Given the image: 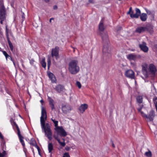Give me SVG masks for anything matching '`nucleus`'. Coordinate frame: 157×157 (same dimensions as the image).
<instances>
[{
	"label": "nucleus",
	"mask_w": 157,
	"mask_h": 157,
	"mask_svg": "<svg viewBox=\"0 0 157 157\" xmlns=\"http://www.w3.org/2000/svg\"><path fill=\"white\" fill-rule=\"evenodd\" d=\"M100 34L102 39V42L105 43L103 45L102 52L104 59L106 61H108L111 57L110 50L109 49V42L108 36L107 32H104L105 29L103 21L101 20L100 22L98 27Z\"/></svg>",
	"instance_id": "obj_1"
},
{
	"label": "nucleus",
	"mask_w": 157,
	"mask_h": 157,
	"mask_svg": "<svg viewBox=\"0 0 157 157\" xmlns=\"http://www.w3.org/2000/svg\"><path fill=\"white\" fill-rule=\"evenodd\" d=\"M77 60H71L68 64V70L72 74H75L79 71V67Z\"/></svg>",
	"instance_id": "obj_2"
},
{
	"label": "nucleus",
	"mask_w": 157,
	"mask_h": 157,
	"mask_svg": "<svg viewBox=\"0 0 157 157\" xmlns=\"http://www.w3.org/2000/svg\"><path fill=\"white\" fill-rule=\"evenodd\" d=\"M54 130L55 131L53 136L55 139L56 137L59 138V136L60 137H64L67 135L66 132L62 126L55 128Z\"/></svg>",
	"instance_id": "obj_3"
},
{
	"label": "nucleus",
	"mask_w": 157,
	"mask_h": 157,
	"mask_svg": "<svg viewBox=\"0 0 157 157\" xmlns=\"http://www.w3.org/2000/svg\"><path fill=\"white\" fill-rule=\"evenodd\" d=\"M6 12L5 7L4 5L3 2L0 0V23L3 24V21L6 18Z\"/></svg>",
	"instance_id": "obj_4"
},
{
	"label": "nucleus",
	"mask_w": 157,
	"mask_h": 157,
	"mask_svg": "<svg viewBox=\"0 0 157 157\" xmlns=\"http://www.w3.org/2000/svg\"><path fill=\"white\" fill-rule=\"evenodd\" d=\"M41 128L42 130H43L44 132L45 136L48 138L50 140H51L52 139V132L51 128L47 127L46 128L44 127V124H41Z\"/></svg>",
	"instance_id": "obj_5"
},
{
	"label": "nucleus",
	"mask_w": 157,
	"mask_h": 157,
	"mask_svg": "<svg viewBox=\"0 0 157 157\" xmlns=\"http://www.w3.org/2000/svg\"><path fill=\"white\" fill-rule=\"evenodd\" d=\"M152 28H151L148 26H146L145 27H138L136 29L135 32L139 33H143L146 31L150 33L151 31H152Z\"/></svg>",
	"instance_id": "obj_6"
},
{
	"label": "nucleus",
	"mask_w": 157,
	"mask_h": 157,
	"mask_svg": "<svg viewBox=\"0 0 157 157\" xmlns=\"http://www.w3.org/2000/svg\"><path fill=\"white\" fill-rule=\"evenodd\" d=\"M59 47L56 46L54 48L52 49L51 51V55L52 57H55L56 59L59 58Z\"/></svg>",
	"instance_id": "obj_7"
},
{
	"label": "nucleus",
	"mask_w": 157,
	"mask_h": 157,
	"mask_svg": "<svg viewBox=\"0 0 157 157\" xmlns=\"http://www.w3.org/2000/svg\"><path fill=\"white\" fill-rule=\"evenodd\" d=\"M41 115L40 118V124H42L44 122V120L47 119V112L45 109L42 107L41 109Z\"/></svg>",
	"instance_id": "obj_8"
},
{
	"label": "nucleus",
	"mask_w": 157,
	"mask_h": 157,
	"mask_svg": "<svg viewBox=\"0 0 157 157\" xmlns=\"http://www.w3.org/2000/svg\"><path fill=\"white\" fill-rule=\"evenodd\" d=\"M6 35L9 47L11 51H13V47L12 43L10 40L9 36V29L7 28V26H6Z\"/></svg>",
	"instance_id": "obj_9"
},
{
	"label": "nucleus",
	"mask_w": 157,
	"mask_h": 157,
	"mask_svg": "<svg viewBox=\"0 0 157 157\" xmlns=\"http://www.w3.org/2000/svg\"><path fill=\"white\" fill-rule=\"evenodd\" d=\"M53 88L57 93H60L63 92L65 89L64 86L61 84H58L53 86Z\"/></svg>",
	"instance_id": "obj_10"
},
{
	"label": "nucleus",
	"mask_w": 157,
	"mask_h": 157,
	"mask_svg": "<svg viewBox=\"0 0 157 157\" xmlns=\"http://www.w3.org/2000/svg\"><path fill=\"white\" fill-rule=\"evenodd\" d=\"M146 45L147 44L145 42H143L142 43L139 44V46L141 50L144 52H147L148 51V48Z\"/></svg>",
	"instance_id": "obj_11"
},
{
	"label": "nucleus",
	"mask_w": 157,
	"mask_h": 157,
	"mask_svg": "<svg viewBox=\"0 0 157 157\" xmlns=\"http://www.w3.org/2000/svg\"><path fill=\"white\" fill-rule=\"evenodd\" d=\"M125 75L126 77L131 79H133L135 77L134 73L131 70L127 71L125 73Z\"/></svg>",
	"instance_id": "obj_12"
},
{
	"label": "nucleus",
	"mask_w": 157,
	"mask_h": 157,
	"mask_svg": "<svg viewBox=\"0 0 157 157\" xmlns=\"http://www.w3.org/2000/svg\"><path fill=\"white\" fill-rule=\"evenodd\" d=\"M18 135L20 142L21 143L24 149H25V144L23 140L24 137L21 135L20 130L17 131Z\"/></svg>",
	"instance_id": "obj_13"
},
{
	"label": "nucleus",
	"mask_w": 157,
	"mask_h": 157,
	"mask_svg": "<svg viewBox=\"0 0 157 157\" xmlns=\"http://www.w3.org/2000/svg\"><path fill=\"white\" fill-rule=\"evenodd\" d=\"M48 100L49 102V104L51 108V110L53 111L55 109V101L54 100L50 97L48 96Z\"/></svg>",
	"instance_id": "obj_14"
},
{
	"label": "nucleus",
	"mask_w": 157,
	"mask_h": 157,
	"mask_svg": "<svg viewBox=\"0 0 157 157\" xmlns=\"http://www.w3.org/2000/svg\"><path fill=\"white\" fill-rule=\"evenodd\" d=\"M14 119L13 117H11L10 118V122L13 128V129L15 131L16 129L17 130V131L20 130V129L16 124V122L14 121Z\"/></svg>",
	"instance_id": "obj_15"
},
{
	"label": "nucleus",
	"mask_w": 157,
	"mask_h": 157,
	"mask_svg": "<svg viewBox=\"0 0 157 157\" xmlns=\"http://www.w3.org/2000/svg\"><path fill=\"white\" fill-rule=\"evenodd\" d=\"M155 116V112L153 110H151L149 112V113L147 116V115H145V117L148 119L150 121H152L153 120V118Z\"/></svg>",
	"instance_id": "obj_16"
},
{
	"label": "nucleus",
	"mask_w": 157,
	"mask_h": 157,
	"mask_svg": "<svg viewBox=\"0 0 157 157\" xmlns=\"http://www.w3.org/2000/svg\"><path fill=\"white\" fill-rule=\"evenodd\" d=\"M88 108V105L86 104H81L79 106L78 109L80 113H83Z\"/></svg>",
	"instance_id": "obj_17"
},
{
	"label": "nucleus",
	"mask_w": 157,
	"mask_h": 157,
	"mask_svg": "<svg viewBox=\"0 0 157 157\" xmlns=\"http://www.w3.org/2000/svg\"><path fill=\"white\" fill-rule=\"evenodd\" d=\"M62 110L63 113L66 114L71 110L70 106L69 105H64L62 106Z\"/></svg>",
	"instance_id": "obj_18"
},
{
	"label": "nucleus",
	"mask_w": 157,
	"mask_h": 157,
	"mask_svg": "<svg viewBox=\"0 0 157 157\" xmlns=\"http://www.w3.org/2000/svg\"><path fill=\"white\" fill-rule=\"evenodd\" d=\"M137 56L133 54H130L127 56V58L129 60L135 61L137 58Z\"/></svg>",
	"instance_id": "obj_19"
},
{
	"label": "nucleus",
	"mask_w": 157,
	"mask_h": 157,
	"mask_svg": "<svg viewBox=\"0 0 157 157\" xmlns=\"http://www.w3.org/2000/svg\"><path fill=\"white\" fill-rule=\"evenodd\" d=\"M48 75L52 83L56 82V77L52 73H49L48 74Z\"/></svg>",
	"instance_id": "obj_20"
},
{
	"label": "nucleus",
	"mask_w": 157,
	"mask_h": 157,
	"mask_svg": "<svg viewBox=\"0 0 157 157\" xmlns=\"http://www.w3.org/2000/svg\"><path fill=\"white\" fill-rule=\"evenodd\" d=\"M149 71L152 74H155L156 72V67L153 64H150L149 65Z\"/></svg>",
	"instance_id": "obj_21"
},
{
	"label": "nucleus",
	"mask_w": 157,
	"mask_h": 157,
	"mask_svg": "<svg viewBox=\"0 0 157 157\" xmlns=\"http://www.w3.org/2000/svg\"><path fill=\"white\" fill-rule=\"evenodd\" d=\"M140 16L141 20L143 21H145L147 20V14L144 13L141 14L140 15Z\"/></svg>",
	"instance_id": "obj_22"
},
{
	"label": "nucleus",
	"mask_w": 157,
	"mask_h": 157,
	"mask_svg": "<svg viewBox=\"0 0 157 157\" xmlns=\"http://www.w3.org/2000/svg\"><path fill=\"white\" fill-rule=\"evenodd\" d=\"M48 150L49 153H51L52 151L53 150L52 144L51 143H49L48 145Z\"/></svg>",
	"instance_id": "obj_23"
},
{
	"label": "nucleus",
	"mask_w": 157,
	"mask_h": 157,
	"mask_svg": "<svg viewBox=\"0 0 157 157\" xmlns=\"http://www.w3.org/2000/svg\"><path fill=\"white\" fill-rule=\"evenodd\" d=\"M1 51H2V52L3 54L5 56L6 60H8V59H10V57H12L10 56L7 53L6 51L3 50H1Z\"/></svg>",
	"instance_id": "obj_24"
},
{
	"label": "nucleus",
	"mask_w": 157,
	"mask_h": 157,
	"mask_svg": "<svg viewBox=\"0 0 157 157\" xmlns=\"http://www.w3.org/2000/svg\"><path fill=\"white\" fill-rule=\"evenodd\" d=\"M29 143L31 145L33 146L37 144L36 141L35 139L33 138L31 139Z\"/></svg>",
	"instance_id": "obj_25"
},
{
	"label": "nucleus",
	"mask_w": 157,
	"mask_h": 157,
	"mask_svg": "<svg viewBox=\"0 0 157 157\" xmlns=\"http://www.w3.org/2000/svg\"><path fill=\"white\" fill-rule=\"evenodd\" d=\"M136 101L138 103L141 104L143 102V98L141 96H138L136 98Z\"/></svg>",
	"instance_id": "obj_26"
},
{
	"label": "nucleus",
	"mask_w": 157,
	"mask_h": 157,
	"mask_svg": "<svg viewBox=\"0 0 157 157\" xmlns=\"http://www.w3.org/2000/svg\"><path fill=\"white\" fill-rule=\"evenodd\" d=\"M55 139L60 144V145L62 147H64L65 145V143L64 142H61L60 139L59 138H57V137Z\"/></svg>",
	"instance_id": "obj_27"
},
{
	"label": "nucleus",
	"mask_w": 157,
	"mask_h": 157,
	"mask_svg": "<svg viewBox=\"0 0 157 157\" xmlns=\"http://www.w3.org/2000/svg\"><path fill=\"white\" fill-rule=\"evenodd\" d=\"M41 63L42 67L44 68L46 67V63L45 61V59L44 58L42 59Z\"/></svg>",
	"instance_id": "obj_28"
},
{
	"label": "nucleus",
	"mask_w": 157,
	"mask_h": 157,
	"mask_svg": "<svg viewBox=\"0 0 157 157\" xmlns=\"http://www.w3.org/2000/svg\"><path fill=\"white\" fill-rule=\"evenodd\" d=\"M152 48L153 51L155 52L156 54H157V44H154Z\"/></svg>",
	"instance_id": "obj_29"
},
{
	"label": "nucleus",
	"mask_w": 157,
	"mask_h": 157,
	"mask_svg": "<svg viewBox=\"0 0 157 157\" xmlns=\"http://www.w3.org/2000/svg\"><path fill=\"white\" fill-rule=\"evenodd\" d=\"M140 16V15L136 13L134 14H133V13L130 14V17L131 18H138Z\"/></svg>",
	"instance_id": "obj_30"
},
{
	"label": "nucleus",
	"mask_w": 157,
	"mask_h": 157,
	"mask_svg": "<svg viewBox=\"0 0 157 157\" xmlns=\"http://www.w3.org/2000/svg\"><path fill=\"white\" fill-rule=\"evenodd\" d=\"M52 121L53 122L55 128H57V127H59L58 126V121H55L54 119L51 118Z\"/></svg>",
	"instance_id": "obj_31"
},
{
	"label": "nucleus",
	"mask_w": 157,
	"mask_h": 157,
	"mask_svg": "<svg viewBox=\"0 0 157 157\" xmlns=\"http://www.w3.org/2000/svg\"><path fill=\"white\" fill-rule=\"evenodd\" d=\"M145 155L147 157H151L152 154L150 151H149L148 152H146L145 153Z\"/></svg>",
	"instance_id": "obj_32"
},
{
	"label": "nucleus",
	"mask_w": 157,
	"mask_h": 157,
	"mask_svg": "<svg viewBox=\"0 0 157 157\" xmlns=\"http://www.w3.org/2000/svg\"><path fill=\"white\" fill-rule=\"evenodd\" d=\"M46 120H44V122L43 123L44 124V127L45 128H47V127L49 128H51V127L48 123H45V121Z\"/></svg>",
	"instance_id": "obj_33"
},
{
	"label": "nucleus",
	"mask_w": 157,
	"mask_h": 157,
	"mask_svg": "<svg viewBox=\"0 0 157 157\" xmlns=\"http://www.w3.org/2000/svg\"><path fill=\"white\" fill-rule=\"evenodd\" d=\"M6 154V152L5 151H3L2 153L0 152V157H5Z\"/></svg>",
	"instance_id": "obj_34"
},
{
	"label": "nucleus",
	"mask_w": 157,
	"mask_h": 157,
	"mask_svg": "<svg viewBox=\"0 0 157 157\" xmlns=\"http://www.w3.org/2000/svg\"><path fill=\"white\" fill-rule=\"evenodd\" d=\"M47 64H48V69L49 70L50 68V66L51 64V61L50 59H48L47 61Z\"/></svg>",
	"instance_id": "obj_35"
},
{
	"label": "nucleus",
	"mask_w": 157,
	"mask_h": 157,
	"mask_svg": "<svg viewBox=\"0 0 157 157\" xmlns=\"http://www.w3.org/2000/svg\"><path fill=\"white\" fill-rule=\"evenodd\" d=\"M34 147L37 149L39 155H40V150L39 147L37 145V144L35 146H34Z\"/></svg>",
	"instance_id": "obj_36"
},
{
	"label": "nucleus",
	"mask_w": 157,
	"mask_h": 157,
	"mask_svg": "<svg viewBox=\"0 0 157 157\" xmlns=\"http://www.w3.org/2000/svg\"><path fill=\"white\" fill-rule=\"evenodd\" d=\"M76 85L78 87V88L80 89L81 87V85L80 82L78 81H77L76 82Z\"/></svg>",
	"instance_id": "obj_37"
},
{
	"label": "nucleus",
	"mask_w": 157,
	"mask_h": 157,
	"mask_svg": "<svg viewBox=\"0 0 157 157\" xmlns=\"http://www.w3.org/2000/svg\"><path fill=\"white\" fill-rule=\"evenodd\" d=\"M135 11H136V13H138V14L140 15L141 14V11L140 10L137 8H136Z\"/></svg>",
	"instance_id": "obj_38"
},
{
	"label": "nucleus",
	"mask_w": 157,
	"mask_h": 157,
	"mask_svg": "<svg viewBox=\"0 0 157 157\" xmlns=\"http://www.w3.org/2000/svg\"><path fill=\"white\" fill-rule=\"evenodd\" d=\"M133 13V11H132V8L130 7L129 8L128 11L127 13V14H130Z\"/></svg>",
	"instance_id": "obj_39"
},
{
	"label": "nucleus",
	"mask_w": 157,
	"mask_h": 157,
	"mask_svg": "<svg viewBox=\"0 0 157 157\" xmlns=\"http://www.w3.org/2000/svg\"><path fill=\"white\" fill-rule=\"evenodd\" d=\"M63 157H70L68 152H65L63 154Z\"/></svg>",
	"instance_id": "obj_40"
},
{
	"label": "nucleus",
	"mask_w": 157,
	"mask_h": 157,
	"mask_svg": "<svg viewBox=\"0 0 157 157\" xmlns=\"http://www.w3.org/2000/svg\"><path fill=\"white\" fill-rule=\"evenodd\" d=\"M145 11H146V12H147V13L148 15H150L151 14V11L148 10L146 8H145Z\"/></svg>",
	"instance_id": "obj_41"
},
{
	"label": "nucleus",
	"mask_w": 157,
	"mask_h": 157,
	"mask_svg": "<svg viewBox=\"0 0 157 157\" xmlns=\"http://www.w3.org/2000/svg\"><path fill=\"white\" fill-rule=\"evenodd\" d=\"M142 71H147V66H142Z\"/></svg>",
	"instance_id": "obj_42"
},
{
	"label": "nucleus",
	"mask_w": 157,
	"mask_h": 157,
	"mask_svg": "<svg viewBox=\"0 0 157 157\" xmlns=\"http://www.w3.org/2000/svg\"><path fill=\"white\" fill-rule=\"evenodd\" d=\"M35 62V61L33 59H31L30 60V64L33 65H34Z\"/></svg>",
	"instance_id": "obj_43"
},
{
	"label": "nucleus",
	"mask_w": 157,
	"mask_h": 157,
	"mask_svg": "<svg viewBox=\"0 0 157 157\" xmlns=\"http://www.w3.org/2000/svg\"><path fill=\"white\" fill-rule=\"evenodd\" d=\"M143 107V106L142 105V107H140V108H139L137 109V110H138V112H139L140 113L141 112V111H141V109H142V108Z\"/></svg>",
	"instance_id": "obj_44"
},
{
	"label": "nucleus",
	"mask_w": 157,
	"mask_h": 157,
	"mask_svg": "<svg viewBox=\"0 0 157 157\" xmlns=\"http://www.w3.org/2000/svg\"><path fill=\"white\" fill-rule=\"evenodd\" d=\"M70 147L68 146H66L65 147V149L67 151H69L70 150Z\"/></svg>",
	"instance_id": "obj_45"
},
{
	"label": "nucleus",
	"mask_w": 157,
	"mask_h": 157,
	"mask_svg": "<svg viewBox=\"0 0 157 157\" xmlns=\"http://www.w3.org/2000/svg\"><path fill=\"white\" fill-rule=\"evenodd\" d=\"M140 113H141V115L143 117H145V115L146 114H144L143 111H142L140 112Z\"/></svg>",
	"instance_id": "obj_46"
},
{
	"label": "nucleus",
	"mask_w": 157,
	"mask_h": 157,
	"mask_svg": "<svg viewBox=\"0 0 157 157\" xmlns=\"http://www.w3.org/2000/svg\"><path fill=\"white\" fill-rule=\"evenodd\" d=\"M10 59L11 61H12V62H13V64L14 65H15V62L13 60V59H12V57H10Z\"/></svg>",
	"instance_id": "obj_47"
},
{
	"label": "nucleus",
	"mask_w": 157,
	"mask_h": 157,
	"mask_svg": "<svg viewBox=\"0 0 157 157\" xmlns=\"http://www.w3.org/2000/svg\"><path fill=\"white\" fill-rule=\"evenodd\" d=\"M122 27H119L117 29V31H118L121 29Z\"/></svg>",
	"instance_id": "obj_48"
},
{
	"label": "nucleus",
	"mask_w": 157,
	"mask_h": 157,
	"mask_svg": "<svg viewBox=\"0 0 157 157\" xmlns=\"http://www.w3.org/2000/svg\"><path fill=\"white\" fill-rule=\"evenodd\" d=\"M0 138L1 139H3V137L0 132Z\"/></svg>",
	"instance_id": "obj_49"
},
{
	"label": "nucleus",
	"mask_w": 157,
	"mask_h": 157,
	"mask_svg": "<svg viewBox=\"0 0 157 157\" xmlns=\"http://www.w3.org/2000/svg\"><path fill=\"white\" fill-rule=\"evenodd\" d=\"M57 9V7L55 5L53 6V9L54 10H56Z\"/></svg>",
	"instance_id": "obj_50"
},
{
	"label": "nucleus",
	"mask_w": 157,
	"mask_h": 157,
	"mask_svg": "<svg viewBox=\"0 0 157 157\" xmlns=\"http://www.w3.org/2000/svg\"><path fill=\"white\" fill-rule=\"evenodd\" d=\"M112 141V146L113 147H115V145L113 143V142Z\"/></svg>",
	"instance_id": "obj_51"
},
{
	"label": "nucleus",
	"mask_w": 157,
	"mask_h": 157,
	"mask_svg": "<svg viewBox=\"0 0 157 157\" xmlns=\"http://www.w3.org/2000/svg\"><path fill=\"white\" fill-rule=\"evenodd\" d=\"M30 148L32 149L33 152L34 153V150L33 147H30Z\"/></svg>",
	"instance_id": "obj_52"
},
{
	"label": "nucleus",
	"mask_w": 157,
	"mask_h": 157,
	"mask_svg": "<svg viewBox=\"0 0 157 157\" xmlns=\"http://www.w3.org/2000/svg\"><path fill=\"white\" fill-rule=\"evenodd\" d=\"M54 18H50L49 20V22H51V21H52V20H54Z\"/></svg>",
	"instance_id": "obj_53"
},
{
	"label": "nucleus",
	"mask_w": 157,
	"mask_h": 157,
	"mask_svg": "<svg viewBox=\"0 0 157 157\" xmlns=\"http://www.w3.org/2000/svg\"><path fill=\"white\" fill-rule=\"evenodd\" d=\"M54 18H50L49 20V22H51V21H52V20H54Z\"/></svg>",
	"instance_id": "obj_54"
},
{
	"label": "nucleus",
	"mask_w": 157,
	"mask_h": 157,
	"mask_svg": "<svg viewBox=\"0 0 157 157\" xmlns=\"http://www.w3.org/2000/svg\"><path fill=\"white\" fill-rule=\"evenodd\" d=\"M40 102L41 103H42L44 102V101L43 100H41L40 101Z\"/></svg>",
	"instance_id": "obj_55"
},
{
	"label": "nucleus",
	"mask_w": 157,
	"mask_h": 157,
	"mask_svg": "<svg viewBox=\"0 0 157 157\" xmlns=\"http://www.w3.org/2000/svg\"><path fill=\"white\" fill-rule=\"evenodd\" d=\"M89 2L90 3H92V0H89Z\"/></svg>",
	"instance_id": "obj_56"
},
{
	"label": "nucleus",
	"mask_w": 157,
	"mask_h": 157,
	"mask_svg": "<svg viewBox=\"0 0 157 157\" xmlns=\"http://www.w3.org/2000/svg\"><path fill=\"white\" fill-rule=\"evenodd\" d=\"M155 105H157V101H155Z\"/></svg>",
	"instance_id": "obj_57"
},
{
	"label": "nucleus",
	"mask_w": 157,
	"mask_h": 157,
	"mask_svg": "<svg viewBox=\"0 0 157 157\" xmlns=\"http://www.w3.org/2000/svg\"><path fill=\"white\" fill-rule=\"evenodd\" d=\"M155 107L156 110L157 111V105H155Z\"/></svg>",
	"instance_id": "obj_58"
},
{
	"label": "nucleus",
	"mask_w": 157,
	"mask_h": 157,
	"mask_svg": "<svg viewBox=\"0 0 157 157\" xmlns=\"http://www.w3.org/2000/svg\"><path fill=\"white\" fill-rule=\"evenodd\" d=\"M22 19H24L25 18L24 17L23 15L22 16Z\"/></svg>",
	"instance_id": "obj_59"
},
{
	"label": "nucleus",
	"mask_w": 157,
	"mask_h": 157,
	"mask_svg": "<svg viewBox=\"0 0 157 157\" xmlns=\"http://www.w3.org/2000/svg\"><path fill=\"white\" fill-rule=\"evenodd\" d=\"M46 1V2H49V0H47V1Z\"/></svg>",
	"instance_id": "obj_60"
}]
</instances>
